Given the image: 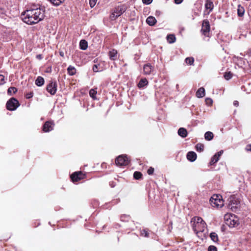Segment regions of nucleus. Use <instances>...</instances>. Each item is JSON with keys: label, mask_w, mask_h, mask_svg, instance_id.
Segmentation results:
<instances>
[{"label": "nucleus", "mask_w": 251, "mask_h": 251, "mask_svg": "<svg viewBox=\"0 0 251 251\" xmlns=\"http://www.w3.org/2000/svg\"><path fill=\"white\" fill-rule=\"evenodd\" d=\"M205 102H206V104H207L208 105H210L212 104L213 100L211 99L207 98L205 99Z\"/></svg>", "instance_id": "obj_41"}, {"label": "nucleus", "mask_w": 251, "mask_h": 251, "mask_svg": "<svg viewBox=\"0 0 251 251\" xmlns=\"http://www.w3.org/2000/svg\"><path fill=\"white\" fill-rule=\"evenodd\" d=\"M133 176L135 179L138 180L141 178L142 176V174L140 172L136 171L134 173Z\"/></svg>", "instance_id": "obj_33"}, {"label": "nucleus", "mask_w": 251, "mask_h": 251, "mask_svg": "<svg viewBox=\"0 0 251 251\" xmlns=\"http://www.w3.org/2000/svg\"><path fill=\"white\" fill-rule=\"evenodd\" d=\"M68 74L70 75H74L76 74L75 68L71 65H70L67 68Z\"/></svg>", "instance_id": "obj_23"}, {"label": "nucleus", "mask_w": 251, "mask_h": 251, "mask_svg": "<svg viewBox=\"0 0 251 251\" xmlns=\"http://www.w3.org/2000/svg\"><path fill=\"white\" fill-rule=\"evenodd\" d=\"M245 12L244 8L243 6H241L240 5L238 6V9H237V14L238 16L239 17H242Z\"/></svg>", "instance_id": "obj_27"}, {"label": "nucleus", "mask_w": 251, "mask_h": 251, "mask_svg": "<svg viewBox=\"0 0 251 251\" xmlns=\"http://www.w3.org/2000/svg\"><path fill=\"white\" fill-rule=\"evenodd\" d=\"M224 151L221 150L219 152L216 153L211 158L209 163L210 165H213L216 163L219 160L220 156L223 154Z\"/></svg>", "instance_id": "obj_10"}, {"label": "nucleus", "mask_w": 251, "mask_h": 251, "mask_svg": "<svg viewBox=\"0 0 251 251\" xmlns=\"http://www.w3.org/2000/svg\"><path fill=\"white\" fill-rule=\"evenodd\" d=\"M45 14V10L43 8H31L24 11L22 14V18L25 23L32 25L43 20Z\"/></svg>", "instance_id": "obj_1"}, {"label": "nucleus", "mask_w": 251, "mask_h": 251, "mask_svg": "<svg viewBox=\"0 0 251 251\" xmlns=\"http://www.w3.org/2000/svg\"><path fill=\"white\" fill-rule=\"evenodd\" d=\"M227 207L232 211H236L239 206V202L234 196H231L227 200Z\"/></svg>", "instance_id": "obj_4"}, {"label": "nucleus", "mask_w": 251, "mask_h": 251, "mask_svg": "<svg viewBox=\"0 0 251 251\" xmlns=\"http://www.w3.org/2000/svg\"><path fill=\"white\" fill-rule=\"evenodd\" d=\"M201 31L204 36L206 37H209L210 31V24L209 21L207 20H203L202 24Z\"/></svg>", "instance_id": "obj_7"}, {"label": "nucleus", "mask_w": 251, "mask_h": 251, "mask_svg": "<svg viewBox=\"0 0 251 251\" xmlns=\"http://www.w3.org/2000/svg\"><path fill=\"white\" fill-rule=\"evenodd\" d=\"M205 7L206 9L209 10L208 13L212 11L214 7V4L212 0H206V2L205 3Z\"/></svg>", "instance_id": "obj_15"}, {"label": "nucleus", "mask_w": 251, "mask_h": 251, "mask_svg": "<svg viewBox=\"0 0 251 251\" xmlns=\"http://www.w3.org/2000/svg\"><path fill=\"white\" fill-rule=\"evenodd\" d=\"M114 11L119 17L125 12V10L122 7L118 6L115 8Z\"/></svg>", "instance_id": "obj_26"}, {"label": "nucleus", "mask_w": 251, "mask_h": 251, "mask_svg": "<svg viewBox=\"0 0 251 251\" xmlns=\"http://www.w3.org/2000/svg\"><path fill=\"white\" fill-rule=\"evenodd\" d=\"M82 173L81 172H75L71 176V178L73 182L77 181L82 178Z\"/></svg>", "instance_id": "obj_13"}, {"label": "nucleus", "mask_w": 251, "mask_h": 251, "mask_svg": "<svg viewBox=\"0 0 251 251\" xmlns=\"http://www.w3.org/2000/svg\"><path fill=\"white\" fill-rule=\"evenodd\" d=\"M149 232L147 229H143L141 230V235L145 237H149Z\"/></svg>", "instance_id": "obj_37"}, {"label": "nucleus", "mask_w": 251, "mask_h": 251, "mask_svg": "<svg viewBox=\"0 0 251 251\" xmlns=\"http://www.w3.org/2000/svg\"><path fill=\"white\" fill-rule=\"evenodd\" d=\"M57 84L56 81H50L47 86V91L51 95H54L57 91Z\"/></svg>", "instance_id": "obj_8"}, {"label": "nucleus", "mask_w": 251, "mask_h": 251, "mask_svg": "<svg viewBox=\"0 0 251 251\" xmlns=\"http://www.w3.org/2000/svg\"><path fill=\"white\" fill-rule=\"evenodd\" d=\"M97 92L94 89H91L89 91V95L93 99H96V94Z\"/></svg>", "instance_id": "obj_30"}, {"label": "nucleus", "mask_w": 251, "mask_h": 251, "mask_svg": "<svg viewBox=\"0 0 251 251\" xmlns=\"http://www.w3.org/2000/svg\"><path fill=\"white\" fill-rule=\"evenodd\" d=\"M154 172V169L152 167H150L147 171V173L149 175H152L153 173Z\"/></svg>", "instance_id": "obj_43"}, {"label": "nucleus", "mask_w": 251, "mask_h": 251, "mask_svg": "<svg viewBox=\"0 0 251 251\" xmlns=\"http://www.w3.org/2000/svg\"><path fill=\"white\" fill-rule=\"evenodd\" d=\"M97 0H89L90 6L91 8L93 7L97 2Z\"/></svg>", "instance_id": "obj_39"}, {"label": "nucleus", "mask_w": 251, "mask_h": 251, "mask_svg": "<svg viewBox=\"0 0 251 251\" xmlns=\"http://www.w3.org/2000/svg\"><path fill=\"white\" fill-rule=\"evenodd\" d=\"M33 92H30L29 93L26 94V98L27 99H30V98H31L33 97Z\"/></svg>", "instance_id": "obj_44"}, {"label": "nucleus", "mask_w": 251, "mask_h": 251, "mask_svg": "<svg viewBox=\"0 0 251 251\" xmlns=\"http://www.w3.org/2000/svg\"><path fill=\"white\" fill-rule=\"evenodd\" d=\"M110 59L112 60L116 59L117 57V51L115 50H112L109 52Z\"/></svg>", "instance_id": "obj_20"}, {"label": "nucleus", "mask_w": 251, "mask_h": 251, "mask_svg": "<svg viewBox=\"0 0 251 251\" xmlns=\"http://www.w3.org/2000/svg\"><path fill=\"white\" fill-rule=\"evenodd\" d=\"M208 251H217V248L214 246H210L208 248Z\"/></svg>", "instance_id": "obj_42"}, {"label": "nucleus", "mask_w": 251, "mask_h": 251, "mask_svg": "<svg viewBox=\"0 0 251 251\" xmlns=\"http://www.w3.org/2000/svg\"><path fill=\"white\" fill-rule=\"evenodd\" d=\"M167 40L168 43L172 44L175 42L176 38L174 34H169L167 36Z\"/></svg>", "instance_id": "obj_24"}, {"label": "nucleus", "mask_w": 251, "mask_h": 251, "mask_svg": "<svg viewBox=\"0 0 251 251\" xmlns=\"http://www.w3.org/2000/svg\"><path fill=\"white\" fill-rule=\"evenodd\" d=\"M204 138L206 140H211L213 138V133L210 131H207L204 134Z\"/></svg>", "instance_id": "obj_25"}, {"label": "nucleus", "mask_w": 251, "mask_h": 251, "mask_svg": "<svg viewBox=\"0 0 251 251\" xmlns=\"http://www.w3.org/2000/svg\"><path fill=\"white\" fill-rule=\"evenodd\" d=\"M148 84V81L146 78L141 79L138 84V87L139 88H142L147 86Z\"/></svg>", "instance_id": "obj_19"}, {"label": "nucleus", "mask_w": 251, "mask_h": 251, "mask_svg": "<svg viewBox=\"0 0 251 251\" xmlns=\"http://www.w3.org/2000/svg\"><path fill=\"white\" fill-rule=\"evenodd\" d=\"M142 1L145 4H149L152 2V0H142Z\"/></svg>", "instance_id": "obj_45"}, {"label": "nucleus", "mask_w": 251, "mask_h": 251, "mask_svg": "<svg viewBox=\"0 0 251 251\" xmlns=\"http://www.w3.org/2000/svg\"><path fill=\"white\" fill-rule=\"evenodd\" d=\"M174 1L176 4H179L183 1V0H174Z\"/></svg>", "instance_id": "obj_48"}, {"label": "nucleus", "mask_w": 251, "mask_h": 251, "mask_svg": "<svg viewBox=\"0 0 251 251\" xmlns=\"http://www.w3.org/2000/svg\"><path fill=\"white\" fill-rule=\"evenodd\" d=\"M80 49L82 50H85L88 47L87 42L85 40H81L79 43Z\"/></svg>", "instance_id": "obj_22"}, {"label": "nucleus", "mask_w": 251, "mask_h": 251, "mask_svg": "<svg viewBox=\"0 0 251 251\" xmlns=\"http://www.w3.org/2000/svg\"><path fill=\"white\" fill-rule=\"evenodd\" d=\"M17 91V89L14 87H11L8 88L7 90V93L9 95H12L13 94H15Z\"/></svg>", "instance_id": "obj_31"}, {"label": "nucleus", "mask_w": 251, "mask_h": 251, "mask_svg": "<svg viewBox=\"0 0 251 251\" xmlns=\"http://www.w3.org/2000/svg\"><path fill=\"white\" fill-rule=\"evenodd\" d=\"M93 71L94 72H98L99 71V70H98V65H94L93 66Z\"/></svg>", "instance_id": "obj_46"}, {"label": "nucleus", "mask_w": 251, "mask_h": 251, "mask_svg": "<svg viewBox=\"0 0 251 251\" xmlns=\"http://www.w3.org/2000/svg\"><path fill=\"white\" fill-rule=\"evenodd\" d=\"M4 76L0 75V85H3L5 83Z\"/></svg>", "instance_id": "obj_40"}, {"label": "nucleus", "mask_w": 251, "mask_h": 251, "mask_svg": "<svg viewBox=\"0 0 251 251\" xmlns=\"http://www.w3.org/2000/svg\"><path fill=\"white\" fill-rule=\"evenodd\" d=\"M233 104L235 106H238L239 105V102L237 100H234L233 102Z\"/></svg>", "instance_id": "obj_50"}, {"label": "nucleus", "mask_w": 251, "mask_h": 251, "mask_svg": "<svg viewBox=\"0 0 251 251\" xmlns=\"http://www.w3.org/2000/svg\"><path fill=\"white\" fill-rule=\"evenodd\" d=\"M156 22L157 21L155 18L152 16H149L146 20L147 23L151 26L154 25L156 23Z\"/></svg>", "instance_id": "obj_16"}, {"label": "nucleus", "mask_w": 251, "mask_h": 251, "mask_svg": "<svg viewBox=\"0 0 251 251\" xmlns=\"http://www.w3.org/2000/svg\"><path fill=\"white\" fill-rule=\"evenodd\" d=\"M59 54L60 56L63 57L64 56V52L63 51H60Z\"/></svg>", "instance_id": "obj_51"}, {"label": "nucleus", "mask_w": 251, "mask_h": 251, "mask_svg": "<svg viewBox=\"0 0 251 251\" xmlns=\"http://www.w3.org/2000/svg\"><path fill=\"white\" fill-rule=\"evenodd\" d=\"M246 150L248 151H251V144H249L247 146Z\"/></svg>", "instance_id": "obj_47"}, {"label": "nucleus", "mask_w": 251, "mask_h": 251, "mask_svg": "<svg viewBox=\"0 0 251 251\" xmlns=\"http://www.w3.org/2000/svg\"><path fill=\"white\" fill-rule=\"evenodd\" d=\"M154 67L151 64L148 63L143 66V73L145 75H149L152 74Z\"/></svg>", "instance_id": "obj_11"}, {"label": "nucleus", "mask_w": 251, "mask_h": 251, "mask_svg": "<svg viewBox=\"0 0 251 251\" xmlns=\"http://www.w3.org/2000/svg\"><path fill=\"white\" fill-rule=\"evenodd\" d=\"M205 226V223H202V224L193 223L192 224V228L196 233L203 232L204 230Z\"/></svg>", "instance_id": "obj_9"}, {"label": "nucleus", "mask_w": 251, "mask_h": 251, "mask_svg": "<svg viewBox=\"0 0 251 251\" xmlns=\"http://www.w3.org/2000/svg\"><path fill=\"white\" fill-rule=\"evenodd\" d=\"M50 2L55 6H58L62 3L64 0H49Z\"/></svg>", "instance_id": "obj_32"}, {"label": "nucleus", "mask_w": 251, "mask_h": 251, "mask_svg": "<svg viewBox=\"0 0 251 251\" xmlns=\"http://www.w3.org/2000/svg\"><path fill=\"white\" fill-rule=\"evenodd\" d=\"M194 61V59L193 57H187L185 59V62L188 65L193 64Z\"/></svg>", "instance_id": "obj_36"}, {"label": "nucleus", "mask_w": 251, "mask_h": 251, "mask_svg": "<svg viewBox=\"0 0 251 251\" xmlns=\"http://www.w3.org/2000/svg\"><path fill=\"white\" fill-rule=\"evenodd\" d=\"M20 105L19 101L15 98H11L6 103V108L10 111H13Z\"/></svg>", "instance_id": "obj_5"}, {"label": "nucleus", "mask_w": 251, "mask_h": 251, "mask_svg": "<svg viewBox=\"0 0 251 251\" xmlns=\"http://www.w3.org/2000/svg\"><path fill=\"white\" fill-rule=\"evenodd\" d=\"M224 76L226 80H228L232 78V74L230 72H226L225 73Z\"/></svg>", "instance_id": "obj_34"}, {"label": "nucleus", "mask_w": 251, "mask_h": 251, "mask_svg": "<svg viewBox=\"0 0 251 251\" xmlns=\"http://www.w3.org/2000/svg\"><path fill=\"white\" fill-rule=\"evenodd\" d=\"M118 15H116V14L114 12V11L111 14L110 16V19L112 21L115 20L118 17Z\"/></svg>", "instance_id": "obj_38"}, {"label": "nucleus", "mask_w": 251, "mask_h": 251, "mask_svg": "<svg viewBox=\"0 0 251 251\" xmlns=\"http://www.w3.org/2000/svg\"><path fill=\"white\" fill-rule=\"evenodd\" d=\"M194 221H191V223H205L204 221L203 220V219L200 217H195L194 218Z\"/></svg>", "instance_id": "obj_28"}, {"label": "nucleus", "mask_w": 251, "mask_h": 251, "mask_svg": "<svg viewBox=\"0 0 251 251\" xmlns=\"http://www.w3.org/2000/svg\"><path fill=\"white\" fill-rule=\"evenodd\" d=\"M177 133L182 138H185L187 136V131L183 127L179 128Z\"/></svg>", "instance_id": "obj_17"}, {"label": "nucleus", "mask_w": 251, "mask_h": 251, "mask_svg": "<svg viewBox=\"0 0 251 251\" xmlns=\"http://www.w3.org/2000/svg\"><path fill=\"white\" fill-rule=\"evenodd\" d=\"M53 126L54 124L52 122L47 121L43 126V130L46 132H49L53 129Z\"/></svg>", "instance_id": "obj_12"}, {"label": "nucleus", "mask_w": 251, "mask_h": 251, "mask_svg": "<svg viewBox=\"0 0 251 251\" xmlns=\"http://www.w3.org/2000/svg\"><path fill=\"white\" fill-rule=\"evenodd\" d=\"M210 202L213 207L219 208L222 207L224 205L222 197L220 195H213L210 199Z\"/></svg>", "instance_id": "obj_3"}, {"label": "nucleus", "mask_w": 251, "mask_h": 251, "mask_svg": "<svg viewBox=\"0 0 251 251\" xmlns=\"http://www.w3.org/2000/svg\"><path fill=\"white\" fill-rule=\"evenodd\" d=\"M210 237L212 241L216 242L218 241V237L217 234L215 232H212L210 234Z\"/></svg>", "instance_id": "obj_29"}, {"label": "nucleus", "mask_w": 251, "mask_h": 251, "mask_svg": "<svg viewBox=\"0 0 251 251\" xmlns=\"http://www.w3.org/2000/svg\"><path fill=\"white\" fill-rule=\"evenodd\" d=\"M116 164L120 166H126L129 163L127 156L125 155H119L115 160Z\"/></svg>", "instance_id": "obj_6"}, {"label": "nucleus", "mask_w": 251, "mask_h": 251, "mask_svg": "<svg viewBox=\"0 0 251 251\" xmlns=\"http://www.w3.org/2000/svg\"><path fill=\"white\" fill-rule=\"evenodd\" d=\"M225 223L230 227H234L239 225V219L234 214L227 213L224 216Z\"/></svg>", "instance_id": "obj_2"}, {"label": "nucleus", "mask_w": 251, "mask_h": 251, "mask_svg": "<svg viewBox=\"0 0 251 251\" xmlns=\"http://www.w3.org/2000/svg\"><path fill=\"white\" fill-rule=\"evenodd\" d=\"M36 58L41 60L43 58L42 55L41 54H38L36 55Z\"/></svg>", "instance_id": "obj_49"}, {"label": "nucleus", "mask_w": 251, "mask_h": 251, "mask_svg": "<svg viewBox=\"0 0 251 251\" xmlns=\"http://www.w3.org/2000/svg\"><path fill=\"white\" fill-rule=\"evenodd\" d=\"M187 158L189 161L193 162L197 158V154L194 151H189L187 153Z\"/></svg>", "instance_id": "obj_14"}, {"label": "nucleus", "mask_w": 251, "mask_h": 251, "mask_svg": "<svg viewBox=\"0 0 251 251\" xmlns=\"http://www.w3.org/2000/svg\"><path fill=\"white\" fill-rule=\"evenodd\" d=\"M196 148L197 151L201 152L203 151L204 146L201 144H198L196 146Z\"/></svg>", "instance_id": "obj_35"}, {"label": "nucleus", "mask_w": 251, "mask_h": 251, "mask_svg": "<svg viewBox=\"0 0 251 251\" xmlns=\"http://www.w3.org/2000/svg\"><path fill=\"white\" fill-rule=\"evenodd\" d=\"M45 81L43 77L42 76H38L35 80V84L38 86H41L44 84Z\"/></svg>", "instance_id": "obj_21"}, {"label": "nucleus", "mask_w": 251, "mask_h": 251, "mask_svg": "<svg viewBox=\"0 0 251 251\" xmlns=\"http://www.w3.org/2000/svg\"><path fill=\"white\" fill-rule=\"evenodd\" d=\"M205 96V90L204 88H200L196 92V96L199 98H201Z\"/></svg>", "instance_id": "obj_18"}]
</instances>
